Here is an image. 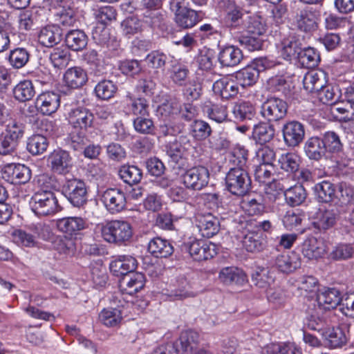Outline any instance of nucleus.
Returning <instances> with one entry per match:
<instances>
[{
	"mask_svg": "<svg viewBox=\"0 0 354 354\" xmlns=\"http://www.w3.org/2000/svg\"><path fill=\"white\" fill-rule=\"evenodd\" d=\"M41 181L47 185H44L41 190L32 195L30 200V209L38 216L54 215L61 210L55 194L51 190L55 188L56 182L47 176H43L39 179V182Z\"/></svg>",
	"mask_w": 354,
	"mask_h": 354,
	"instance_id": "nucleus-1",
	"label": "nucleus"
},
{
	"mask_svg": "<svg viewBox=\"0 0 354 354\" xmlns=\"http://www.w3.org/2000/svg\"><path fill=\"white\" fill-rule=\"evenodd\" d=\"M273 164H259L254 169V177L259 183L266 184L265 193L270 201H275L281 195V184L275 180Z\"/></svg>",
	"mask_w": 354,
	"mask_h": 354,
	"instance_id": "nucleus-2",
	"label": "nucleus"
},
{
	"mask_svg": "<svg viewBox=\"0 0 354 354\" xmlns=\"http://www.w3.org/2000/svg\"><path fill=\"white\" fill-rule=\"evenodd\" d=\"M104 241L109 243H123L129 241L133 230L129 223L124 221L115 220L104 225H97Z\"/></svg>",
	"mask_w": 354,
	"mask_h": 354,
	"instance_id": "nucleus-3",
	"label": "nucleus"
},
{
	"mask_svg": "<svg viewBox=\"0 0 354 354\" xmlns=\"http://www.w3.org/2000/svg\"><path fill=\"white\" fill-rule=\"evenodd\" d=\"M225 184L231 194L244 196L250 188L251 181L245 169L231 168L226 174Z\"/></svg>",
	"mask_w": 354,
	"mask_h": 354,
	"instance_id": "nucleus-4",
	"label": "nucleus"
},
{
	"mask_svg": "<svg viewBox=\"0 0 354 354\" xmlns=\"http://www.w3.org/2000/svg\"><path fill=\"white\" fill-rule=\"evenodd\" d=\"M180 178L186 188L198 191L207 185L209 172L205 167L196 166L187 169Z\"/></svg>",
	"mask_w": 354,
	"mask_h": 354,
	"instance_id": "nucleus-5",
	"label": "nucleus"
},
{
	"mask_svg": "<svg viewBox=\"0 0 354 354\" xmlns=\"http://www.w3.org/2000/svg\"><path fill=\"white\" fill-rule=\"evenodd\" d=\"M63 192L68 201L76 207H82L87 202L85 183L80 179L71 178L63 185Z\"/></svg>",
	"mask_w": 354,
	"mask_h": 354,
	"instance_id": "nucleus-6",
	"label": "nucleus"
},
{
	"mask_svg": "<svg viewBox=\"0 0 354 354\" xmlns=\"http://www.w3.org/2000/svg\"><path fill=\"white\" fill-rule=\"evenodd\" d=\"M185 249L196 261L211 259L217 254L218 250L216 244L196 238H190L185 243Z\"/></svg>",
	"mask_w": 354,
	"mask_h": 354,
	"instance_id": "nucleus-7",
	"label": "nucleus"
},
{
	"mask_svg": "<svg viewBox=\"0 0 354 354\" xmlns=\"http://www.w3.org/2000/svg\"><path fill=\"white\" fill-rule=\"evenodd\" d=\"M288 111V104L282 99L272 97L268 98L261 106L260 114L268 122H277L284 118Z\"/></svg>",
	"mask_w": 354,
	"mask_h": 354,
	"instance_id": "nucleus-8",
	"label": "nucleus"
},
{
	"mask_svg": "<svg viewBox=\"0 0 354 354\" xmlns=\"http://www.w3.org/2000/svg\"><path fill=\"white\" fill-rule=\"evenodd\" d=\"M2 178L12 184H24L31 178L30 169L24 165L8 163L1 168Z\"/></svg>",
	"mask_w": 354,
	"mask_h": 354,
	"instance_id": "nucleus-9",
	"label": "nucleus"
},
{
	"mask_svg": "<svg viewBox=\"0 0 354 354\" xmlns=\"http://www.w3.org/2000/svg\"><path fill=\"white\" fill-rule=\"evenodd\" d=\"M68 120L73 129L87 131L93 127L94 115L88 109L78 106L69 111Z\"/></svg>",
	"mask_w": 354,
	"mask_h": 354,
	"instance_id": "nucleus-10",
	"label": "nucleus"
},
{
	"mask_svg": "<svg viewBox=\"0 0 354 354\" xmlns=\"http://www.w3.org/2000/svg\"><path fill=\"white\" fill-rule=\"evenodd\" d=\"M327 246L322 238L309 236L300 246V252L308 260H317L322 258L326 253Z\"/></svg>",
	"mask_w": 354,
	"mask_h": 354,
	"instance_id": "nucleus-11",
	"label": "nucleus"
},
{
	"mask_svg": "<svg viewBox=\"0 0 354 354\" xmlns=\"http://www.w3.org/2000/svg\"><path fill=\"white\" fill-rule=\"evenodd\" d=\"M48 165L59 174H66L72 167V158L68 151L61 148L54 149L48 156Z\"/></svg>",
	"mask_w": 354,
	"mask_h": 354,
	"instance_id": "nucleus-12",
	"label": "nucleus"
},
{
	"mask_svg": "<svg viewBox=\"0 0 354 354\" xmlns=\"http://www.w3.org/2000/svg\"><path fill=\"white\" fill-rule=\"evenodd\" d=\"M40 231H45L48 233L49 227L41 223H37L33 226V234L24 230H16L12 233L14 241L21 246L33 247L36 243L35 235L41 236L44 239L50 238L49 234L47 236L40 233Z\"/></svg>",
	"mask_w": 354,
	"mask_h": 354,
	"instance_id": "nucleus-13",
	"label": "nucleus"
},
{
	"mask_svg": "<svg viewBox=\"0 0 354 354\" xmlns=\"http://www.w3.org/2000/svg\"><path fill=\"white\" fill-rule=\"evenodd\" d=\"M102 201L110 213L115 214L125 207L127 200L123 191L118 188H111L104 192Z\"/></svg>",
	"mask_w": 354,
	"mask_h": 354,
	"instance_id": "nucleus-14",
	"label": "nucleus"
},
{
	"mask_svg": "<svg viewBox=\"0 0 354 354\" xmlns=\"http://www.w3.org/2000/svg\"><path fill=\"white\" fill-rule=\"evenodd\" d=\"M88 226V221L80 216H68L57 221L59 231L70 236L80 234Z\"/></svg>",
	"mask_w": 354,
	"mask_h": 354,
	"instance_id": "nucleus-15",
	"label": "nucleus"
},
{
	"mask_svg": "<svg viewBox=\"0 0 354 354\" xmlns=\"http://www.w3.org/2000/svg\"><path fill=\"white\" fill-rule=\"evenodd\" d=\"M196 226L203 237L209 239L220 230L218 218L211 213L198 214L196 216Z\"/></svg>",
	"mask_w": 354,
	"mask_h": 354,
	"instance_id": "nucleus-16",
	"label": "nucleus"
},
{
	"mask_svg": "<svg viewBox=\"0 0 354 354\" xmlns=\"http://www.w3.org/2000/svg\"><path fill=\"white\" fill-rule=\"evenodd\" d=\"M60 105V95L53 91L43 92L36 99L35 106L43 115L54 113Z\"/></svg>",
	"mask_w": 354,
	"mask_h": 354,
	"instance_id": "nucleus-17",
	"label": "nucleus"
},
{
	"mask_svg": "<svg viewBox=\"0 0 354 354\" xmlns=\"http://www.w3.org/2000/svg\"><path fill=\"white\" fill-rule=\"evenodd\" d=\"M282 132L285 143L292 147H296L301 142L305 136L304 125L295 120L285 124Z\"/></svg>",
	"mask_w": 354,
	"mask_h": 354,
	"instance_id": "nucleus-18",
	"label": "nucleus"
},
{
	"mask_svg": "<svg viewBox=\"0 0 354 354\" xmlns=\"http://www.w3.org/2000/svg\"><path fill=\"white\" fill-rule=\"evenodd\" d=\"M218 279L225 286H243L248 281L245 272L236 266L222 268L218 272Z\"/></svg>",
	"mask_w": 354,
	"mask_h": 354,
	"instance_id": "nucleus-19",
	"label": "nucleus"
},
{
	"mask_svg": "<svg viewBox=\"0 0 354 354\" xmlns=\"http://www.w3.org/2000/svg\"><path fill=\"white\" fill-rule=\"evenodd\" d=\"M212 90L215 95L223 100L235 97L239 93L238 83L230 76H224L214 82Z\"/></svg>",
	"mask_w": 354,
	"mask_h": 354,
	"instance_id": "nucleus-20",
	"label": "nucleus"
},
{
	"mask_svg": "<svg viewBox=\"0 0 354 354\" xmlns=\"http://www.w3.org/2000/svg\"><path fill=\"white\" fill-rule=\"evenodd\" d=\"M137 265L135 257L130 255H121L111 261L109 268L115 276L125 277L134 272Z\"/></svg>",
	"mask_w": 354,
	"mask_h": 354,
	"instance_id": "nucleus-21",
	"label": "nucleus"
},
{
	"mask_svg": "<svg viewBox=\"0 0 354 354\" xmlns=\"http://www.w3.org/2000/svg\"><path fill=\"white\" fill-rule=\"evenodd\" d=\"M342 301L340 292L335 288H328L317 296V310L330 311L340 305Z\"/></svg>",
	"mask_w": 354,
	"mask_h": 354,
	"instance_id": "nucleus-22",
	"label": "nucleus"
},
{
	"mask_svg": "<svg viewBox=\"0 0 354 354\" xmlns=\"http://www.w3.org/2000/svg\"><path fill=\"white\" fill-rule=\"evenodd\" d=\"M88 81L86 71L80 66L68 68L64 73L63 83L71 89L82 87Z\"/></svg>",
	"mask_w": 354,
	"mask_h": 354,
	"instance_id": "nucleus-23",
	"label": "nucleus"
},
{
	"mask_svg": "<svg viewBox=\"0 0 354 354\" xmlns=\"http://www.w3.org/2000/svg\"><path fill=\"white\" fill-rule=\"evenodd\" d=\"M145 277L141 272H133L123 277L120 281V288L122 294L133 295L145 286Z\"/></svg>",
	"mask_w": 354,
	"mask_h": 354,
	"instance_id": "nucleus-24",
	"label": "nucleus"
},
{
	"mask_svg": "<svg viewBox=\"0 0 354 354\" xmlns=\"http://www.w3.org/2000/svg\"><path fill=\"white\" fill-rule=\"evenodd\" d=\"M245 19L243 9L234 1H229L226 8L225 23L232 37L238 33L236 30L240 29L241 24L244 26Z\"/></svg>",
	"mask_w": 354,
	"mask_h": 354,
	"instance_id": "nucleus-25",
	"label": "nucleus"
},
{
	"mask_svg": "<svg viewBox=\"0 0 354 354\" xmlns=\"http://www.w3.org/2000/svg\"><path fill=\"white\" fill-rule=\"evenodd\" d=\"M317 12L313 8H306L299 11L296 17V26L299 30L310 32L317 27Z\"/></svg>",
	"mask_w": 354,
	"mask_h": 354,
	"instance_id": "nucleus-26",
	"label": "nucleus"
},
{
	"mask_svg": "<svg viewBox=\"0 0 354 354\" xmlns=\"http://www.w3.org/2000/svg\"><path fill=\"white\" fill-rule=\"evenodd\" d=\"M191 147L189 139L187 136H182L169 141L165 145V151L167 154L177 162Z\"/></svg>",
	"mask_w": 354,
	"mask_h": 354,
	"instance_id": "nucleus-27",
	"label": "nucleus"
},
{
	"mask_svg": "<svg viewBox=\"0 0 354 354\" xmlns=\"http://www.w3.org/2000/svg\"><path fill=\"white\" fill-rule=\"evenodd\" d=\"M275 266L283 273H290L301 266V258L295 252L279 255L275 259Z\"/></svg>",
	"mask_w": 354,
	"mask_h": 354,
	"instance_id": "nucleus-28",
	"label": "nucleus"
},
{
	"mask_svg": "<svg viewBox=\"0 0 354 354\" xmlns=\"http://www.w3.org/2000/svg\"><path fill=\"white\" fill-rule=\"evenodd\" d=\"M62 40V30L56 25L42 28L38 33V41L43 46L51 48Z\"/></svg>",
	"mask_w": 354,
	"mask_h": 354,
	"instance_id": "nucleus-29",
	"label": "nucleus"
},
{
	"mask_svg": "<svg viewBox=\"0 0 354 354\" xmlns=\"http://www.w3.org/2000/svg\"><path fill=\"white\" fill-rule=\"evenodd\" d=\"M243 57L242 51L234 45H228L221 48L218 61L223 66L232 67L238 65Z\"/></svg>",
	"mask_w": 354,
	"mask_h": 354,
	"instance_id": "nucleus-30",
	"label": "nucleus"
},
{
	"mask_svg": "<svg viewBox=\"0 0 354 354\" xmlns=\"http://www.w3.org/2000/svg\"><path fill=\"white\" fill-rule=\"evenodd\" d=\"M122 305L117 307H107L103 308L99 314L100 322L105 326L109 328L118 327L122 321Z\"/></svg>",
	"mask_w": 354,
	"mask_h": 354,
	"instance_id": "nucleus-31",
	"label": "nucleus"
},
{
	"mask_svg": "<svg viewBox=\"0 0 354 354\" xmlns=\"http://www.w3.org/2000/svg\"><path fill=\"white\" fill-rule=\"evenodd\" d=\"M301 49L299 39L290 35L281 41L278 52L284 59L291 61L297 58Z\"/></svg>",
	"mask_w": 354,
	"mask_h": 354,
	"instance_id": "nucleus-32",
	"label": "nucleus"
},
{
	"mask_svg": "<svg viewBox=\"0 0 354 354\" xmlns=\"http://www.w3.org/2000/svg\"><path fill=\"white\" fill-rule=\"evenodd\" d=\"M304 150L306 156L312 160L318 161L323 158H328L321 138L317 136L309 138L304 144Z\"/></svg>",
	"mask_w": 354,
	"mask_h": 354,
	"instance_id": "nucleus-33",
	"label": "nucleus"
},
{
	"mask_svg": "<svg viewBox=\"0 0 354 354\" xmlns=\"http://www.w3.org/2000/svg\"><path fill=\"white\" fill-rule=\"evenodd\" d=\"M321 140L328 157L337 156L343 151V143L336 132L326 131L322 134Z\"/></svg>",
	"mask_w": 354,
	"mask_h": 354,
	"instance_id": "nucleus-34",
	"label": "nucleus"
},
{
	"mask_svg": "<svg viewBox=\"0 0 354 354\" xmlns=\"http://www.w3.org/2000/svg\"><path fill=\"white\" fill-rule=\"evenodd\" d=\"M203 17L204 13L202 11H196L191 8H187L181 13H178L174 17V20L176 24L181 28L188 29L193 28Z\"/></svg>",
	"mask_w": 354,
	"mask_h": 354,
	"instance_id": "nucleus-35",
	"label": "nucleus"
},
{
	"mask_svg": "<svg viewBox=\"0 0 354 354\" xmlns=\"http://www.w3.org/2000/svg\"><path fill=\"white\" fill-rule=\"evenodd\" d=\"M181 110V102L176 97H169L158 106L157 111L164 120L171 121L174 120Z\"/></svg>",
	"mask_w": 354,
	"mask_h": 354,
	"instance_id": "nucleus-36",
	"label": "nucleus"
},
{
	"mask_svg": "<svg viewBox=\"0 0 354 354\" xmlns=\"http://www.w3.org/2000/svg\"><path fill=\"white\" fill-rule=\"evenodd\" d=\"M348 333V331L346 332L339 327L328 328L323 331L322 335L331 348H336L342 347L347 343Z\"/></svg>",
	"mask_w": 354,
	"mask_h": 354,
	"instance_id": "nucleus-37",
	"label": "nucleus"
},
{
	"mask_svg": "<svg viewBox=\"0 0 354 354\" xmlns=\"http://www.w3.org/2000/svg\"><path fill=\"white\" fill-rule=\"evenodd\" d=\"M325 75L322 72L311 71L306 73L303 78L304 88L308 93H316L326 84Z\"/></svg>",
	"mask_w": 354,
	"mask_h": 354,
	"instance_id": "nucleus-38",
	"label": "nucleus"
},
{
	"mask_svg": "<svg viewBox=\"0 0 354 354\" xmlns=\"http://www.w3.org/2000/svg\"><path fill=\"white\" fill-rule=\"evenodd\" d=\"M148 250L157 258H166L172 254L174 250L167 240L156 237L149 241Z\"/></svg>",
	"mask_w": 354,
	"mask_h": 354,
	"instance_id": "nucleus-39",
	"label": "nucleus"
},
{
	"mask_svg": "<svg viewBox=\"0 0 354 354\" xmlns=\"http://www.w3.org/2000/svg\"><path fill=\"white\" fill-rule=\"evenodd\" d=\"M243 248L250 252H259L265 245V239L261 233L248 232L241 238Z\"/></svg>",
	"mask_w": 354,
	"mask_h": 354,
	"instance_id": "nucleus-40",
	"label": "nucleus"
},
{
	"mask_svg": "<svg viewBox=\"0 0 354 354\" xmlns=\"http://www.w3.org/2000/svg\"><path fill=\"white\" fill-rule=\"evenodd\" d=\"M337 218L336 211L333 209H319L313 224L319 230H328L332 227Z\"/></svg>",
	"mask_w": 354,
	"mask_h": 354,
	"instance_id": "nucleus-41",
	"label": "nucleus"
},
{
	"mask_svg": "<svg viewBox=\"0 0 354 354\" xmlns=\"http://www.w3.org/2000/svg\"><path fill=\"white\" fill-rule=\"evenodd\" d=\"M87 36L84 31L79 29L70 30L65 35L66 46L73 51L84 49L87 45Z\"/></svg>",
	"mask_w": 354,
	"mask_h": 354,
	"instance_id": "nucleus-42",
	"label": "nucleus"
},
{
	"mask_svg": "<svg viewBox=\"0 0 354 354\" xmlns=\"http://www.w3.org/2000/svg\"><path fill=\"white\" fill-rule=\"evenodd\" d=\"M261 354H302V352L295 343H271L261 348Z\"/></svg>",
	"mask_w": 354,
	"mask_h": 354,
	"instance_id": "nucleus-43",
	"label": "nucleus"
},
{
	"mask_svg": "<svg viewBox=\"0 0 354 354\" xmlns=\"http://www.w3.org/2000/svg\"><path fill=\"white\" fill-rule=\"evenodd\" d=\"M243 28L248 34L261 36L266 32V24L264 19L259 15H248L244 19Z\"/></svg>",
	"mask_w": 354,
	"mask_h": 354,
	"instance_id": "nucleus-44",
	"label": "nucleus"
},
{
	"mask_svg": "<svg viewBox=\"0 0 354 354\" xmlns=\"http://www.w3.org/2000/svg\"><path fill=\"white\" fill-rule=\"evenodd\" d=\"M274 273L268 268L257 267L252 274L254 284L262 289L267 290L274 282Z\"/></svg>",
	"mask_w": 354,
	"mask_h": 354,
	"instance_id": "nucleus-45",
	"label": "nucleus"
},
{
	"mask_svg": "<svg viewBox=\"0 0 354 354\" xmlns=\"http://www.w3.org/2000/svg\"><path fill=\"white\" fill-rule=\"evenodd\" d=\"M274 132L272 125L266 122H259L254 125L252 138L259 144L263 145L273 138Z\"/></svg>",
	"mask_w": 354,
	"mask_h": 354,
	"instance_id": "nucleus-46",
	"label": "nucleus"
},
{
	"mask_svg": "<svg viewBox=\"0 0 354 354\" xmlns=\"http://www.w3.org/2000/svg\"><path fill=\"white\" fill-rule=\"evenodd\" d=\"M297 59L301 66L306 68H315L320 62L319 53L316 49L310 47L301 49Z\"/></svg>",
	"mask_w": 354,
	"mask_h": 354,
	"instance_id": "nucleus-47",
	"label": "nucleus"
},
{
	"mask_svg": "<svg viewBox=\"0 0 354 354\" xmlns=\"http://www.w3.org/2000/svg\"><path fill=\"white\" fill-rule=\"evenodd\" d=\"M235 41H238L249 51L260 50L263 46V39L260 36L248 34L247 32L236 33L233 36Z\"/></svg>",
	"mask_w": 354,
	"mask_h": 354,
	"instance_id": "nucleus-48",
	"label": "nucleus"
},
{
	"mask_svg": "<svg viewBox=\"0 0 354 354\" xmlns=\"http://www.w3.org/2000/svg\"><path fill=\"white\" fill-rule=\"evenodd\" d=\"M203 112L212 120L222 123L227 120V111L225 105L209 102L203 106Z\"/></svg>",
	"mask_w": 354,
	"mask_h": 354,
	"instance_id": "nucleus-49",
	"label": "nucleus"
},
{
	"mask_svg": "<svg viewBox=\"0 0 354 354\" xmlns=\"http://www.w3.org/2000/svg\"><path fill=\"white\" fill-rule=\"evenodd\" d=\"M171 300H181L187 297H194V293L190 290V285L186 279H181L176 285L166 293Z\"/></svg>",
	"mask_w": 354,
	"mask_h": 354,
	"instance_id": "nucleus-50",
	"label": "nucleus"
},
{
	"mask_svg": "<svg viewBox=\"0 0 354 354\" xmlns=\"http://www.w3.org/2000/svg\"><path fill=\"white\" fill-rule=\"evenodd\" d=\"M120 178L129 185L138 183L142 178L141 169L135 165H124L119 169Z\"/></svg>",
	"mask_w": 354,
	"mask_h": 354,
	"instance_id": "nucleus-51",
	"label": "nucleus"
},
{
	"mask_svg": "<svg viewBox=\"0 0 354 354\" xmlns=\"http://www.w3.org/2000/svg\"><path fill=\"white\" fill-rule=\"evenodd\" d=\"M259 73L250 64L236 73L237 83L242 87L253 86L259 79Z\"/></svg>",
	"mask_w": 354,
	"mask_h": 354,
	"instance_id": "nucleus-52",
	"label": "nucleus"
},
{
	"mask_svg": "<svg viewBox=\"0 0 354 354\" xmlns=\"http://www.w3.org/2000/svg\"><path fill=\"white\" fill-rule=\"evenodd\" d=\"M52 245L59 254L65 255L73 254L75 245L73 239L65 236H55L52 238Z\"/></svg>",
	"mask_w": 354,
	"mask_h": 354,
	"instance_id": "nucleus-53",
	"label": "nucleus"
},
{
	"mask_svg": "<svg viewBox=\"0 0 354 354\" xmlns=\"http://www.w3.org/2000/svg\"><path fill=\"white\" fill-rule=\"evenodd\" d=\"M13 94L15 99L19 102L31 100L35 94L32 82L24 80L18 83L13 88Z\"/></svg>",
	"mask_w": 354,
	"mask_h": 354,
	"instance_id": "nucleus-54",
	"label": "nucleus"
},
{
	"mask_svg": "<svg viewBox=\"0 0 354 354\" xmlns=\"http://www.w3.org/2000/svg\"><path fill=\"white\" fill-rule=\"evenodd\" d=\"M55 21L57 26L68 27L73 26L77 21V17L75 10L71 7H63L54 15Z\"/></svg>",
	"mask_w": 354,
	"mask_h": 354,
	"instance_id": "nucleus-55",
	"label": "nucleus"
},
{
	"mask_svg": "<svg viewBox=\"0 0 354 354\" xmlns=\"http://www.w3.org/2000/svg\"><path fill=\"white\" fill-rule=\"evenodd\" d=\"M283 195L287 203L291 206L300 205L306 197V190L301 185L290 187L283 192Z\"/></svg>",
	"mask_w": 354,
	"mask_h": 354,
	"instance_id": "nucleus-56",
	"label": "nucleus"
},
{
	"mask_svg": "<svg viewBox=\"0 0 354 354\" xmlns=\"http://www.w3.org/2000/svg\"><path fill=\"white\" fill-rule=\"evenodd\" d=\"M48 144L46 136L34 134L28 140L27 149L32 155H39L46 151Z\"/></svg>",
	"mask_w": 354,
	"mask_h": 354,
	"instance_id": "nucleus-57",
	"label": "nucleus"
},
{
	"mask_svg": "<svg viewBox=\"0 0 354 354\" xmlns=\"http://www.w3.org/2000/svg\"><path fill=\"white\" fill-rule=\"evenodd\" d=\"M300 162L299 156L297 153L292 152L281 154L278 159L281 169L289 173L297 171Z\"/></svg>",
	"mask_w": 354,
	"mask_h": 354,
	"instance_id": "nucleus-58",
	"label": "nucleus"
},
{
	"mask_svg": "<svg viewBox=\"0 0 354 354\" xmlns=\"http://www.w3.org/2000/svg\"><path fill=\"white\" fill-rule=\"evenodd\" d=\"M173 58V56L166 55L160 50H153L146 56L145 62L149 68L160 69L163 68L166 62Z\"/></svg>",
	"mask_w": 354,
	"mask_h": 354,
	"instance_id": "nucleus-59",
	"label": "nucleus"
},
{
	"mask_svg": "<svg viewBox=\"0 0 354 354\" xmlns=\"http://www.w3.org/2000/svg\"><path fill=\"white\" fill-rule=\"evenodd\" d=\"M232 111L234 118L239 121L251 120L255 115V108L250 102L235 104Z\"/></svg>",
	"mask_w": 354,
	"mask_h": 354,
	"instance_id": "nucleus-60",
	"label": "nucleus"
},
{
	"mask_svg": "<svg viewBox=\"0 0 354 354\" xmlns=\"http://www.w3.org/2000/svg\"><path fill=\"white\" fill-rule=\"evenodd\" d=\"M314 190L319 201L323 203L331 201L335 195L334 185L328 180L317 183Z\"/></svg>",
	"mask_w": 354,
	"mask_h": 354,
	"instance_id": "nucleus-61",
	"label": "nucleus"
},
{
	"mask_svg": "<svg viewBox=\"0 0 354 354\" xmlns=\"http://www.w3.org/2000/svg\"><path fill=\"white\" fill-rule=\"evenodd\" d=\"M126 98L131 102V111L137 117L149 116V103L143 97L134 99L131 93H128Z\"/></svg>",
	"mask_w": 354,
	"mask_h": 354,
	"instance_id": "nucleus-62",
	"label": "nucleus"
},
{
	"mask_svg": "<svg viewBox=\"0 0 354 354\" xmlns=\"http://www.w3.org/2000/svg\"><path fill=\"white\" fill-rule=\"evenodd\" d=\"M117 89V86L112 81L103 80L97 84L94 91L99 99L107 100L114 96Z\"/></svg>",
	"mask_w": 354,
	"mask_h": 354,
	"instance_id": "nucleus-63",
	"label": "nucleus"
},
{
	"mask_svg": "<svg viewBox=\"0 0 354 354\" xmlns=\"http://www.w3.org/2000/svg\"><path fill=\"white\" fill-rule=\"evenodd\" d=\"M50 61L55 68H65L70 61V53L64 47L54 48L50 55Z\"/></svg>",
	"mask_w": 354,
	"mask_h": 354,
	"instance_id": "nucleus-64",
	"label": "nucleus"
}]
</instances>
